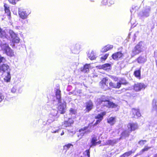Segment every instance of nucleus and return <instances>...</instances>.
I'll use <instances>...</instances> for the list:
<instances>
[{"label":"nucleus","mask_w":157,"mask_h":157,"mask_svg":"<svg viewBox=\"0 0 157 157\" xmlns=\"http://www.w3.org/2000/svg\"><path fill=\"white\" fill-rule=\"evenodd\" d=\"M108 78L105 77L102 78L99 83L100 87L105 91L110 90L111 88L119 89L121 87V85L126 86L129 84V82L125 78H121L120 80L116 84L112 81H110L109 82V86H108Z\"/></svg>","instance_id":"f257e3e1"},{"label":"nucleus","mask_w":157,"mask_h":157,"mask_svg":"<svg viewBox=\"0 0 157 157\" xmlns=\"http://www.w3.org/2000/svg\"><path fill=\"white\" fill-rule=\"evenodd\" d=\"M99 105L102 104L103 107H106L108 108H114L117 106V105L110 101L109 99H107L104 96H103L99 99L98 101Z\"/></svg>","instance_id":"f03ea898"},{"label":"nucleus","mask_w":157,"mask_h":157,"mask_svg":"<svg viewBox=\"0 0 157 157\" xmlns=\"http://www.w3.org/2000/svg\"><path fill=\"white\" fill-rule=\"evenodd\" d=\"M130 115L132 118L136 119L138 118L141 116L139 109L135 108L132 109Z\"/></svg>","instance_id":"7ed1b4c3"},{"label":"nucleus","mask_w":157,"mask_h":157,"mask_svg":"<svg viewBox=\"0 0 157 157\" xmlns=\"http://www.w3.org/2000/svg\"><path fill=\"white\" fill-rule=\"evenodd\" d=\"M4 46V48L2 49V50H3L5 53L9 56L12 57L14 55V52L13 50L9 47L8 45L6 44L3 45Z\"/></svg>","instance_id":"20e7f679"},{"label":"nucleus","mask_w":157,"mask_h":157,"mask_svg":"<svg viewBox=\"0 0 157 157\" xmlns=\"http://www.w3.org/2000/svg\"><path fill=\"white\" fill-rule=\"evenodd\" d=\"M146 87V86L144 83H137L135 84L133 86V89L136 92H138L144 90Z\"/></svg>","instance_id":"39448f33"},{"label":"nucleus","mask_w":157,"mask_h":157,"mask_svg":"<svg viewBox=\"0 0 157 157\" xmlns=\"http://www.w3.org/2000/svg\"><path fill=\"white\" fill-rule=\"evenodd\" d=\"M141 44V42H139L132 50V53L134 55H137L142 51L141 48L142 45Z\"/></svg>","instance_id":"423d86ee"},{"label":"nucleus","mask_w":157,"mask_h":157,"mask_svg":"<svg viewBox=\"0 0 157 157\" xmlns=\"http://www.w3.org/2000/svg\"><path fill=\"white\" fill-rule=\"evenodd\" d=\"M9 33L12 39V42L13 44L18 43L20 42L19 38L13 31H10Z\"/></svg>","instance_id":"0eeeda50"},{"label":"nucleus","mask_w":157,"mask_h":157,"mask_svg":"<svg viewBox=\"0 0 157 157\" xmlns=\"http://www.w3.org/2000/svg\"><path fill=\"white\" fill-rule=\"evenodd\" d=\"M31 11L30 10L26 9L19 12V16L21 18L25 19H26L28 16L31 13Z\"/></svg>","instance_id":"6e6552de"},{"label":"nucleus","mask_w":157,"mask_h":157,"mask_svg":"<svg viewBox=\"0 0 157 157\" xmlns=\"http://www.w3.org/2000/svg\"><path fill=\"white\" fill-rule=\"evenodd\" d=\"M124 56V54L121 51H119L113 53L111 57L113 59L117 61L122 59Z\"/></svg>","instance_id":"1a4fd4ad"},{"label":"nucleus","mask_w":157,"mask_h":157,"mask_svg":"<svg viewBox=\"0 0 157 157\" xmlns=\"http://www.w3.org/2000/svg\"><path fill=\"white\" fill-rule=\"evenodd\" d=\"M74 123V120L72 117L69 118L67 120L65 121L62 123V125L65 128L71 126Z\"/></svg>","instance_id":"9d476101"},{"label":"nucleus","mask_w":157,"mask_h":157,"mask_svg":"<svg viewBox=\"0 0 157 157\" xmlns=\"http://www.w3.org/2000/svg\"><path fill=\"white\" fill-rule=\"evenodd\" d=\"M127 127L131 132L137 129L138 128L137 123L133 122L128 123L127 125Z\"/></svg>","instance_id":"9b49d317"},{"label":"nucleus","mask_w":157,"mask_h":157,"mask_svg":"<svg viewBox=\"0 0 157 157\" xmlns=\"http://www.w3.org/2000/svg\"><path fill=\"white\" fill-rule=\"evenodd\" d=\"M85 110L86 112H89L93 108V104L91 100H89L86 103Z\"/></svg>","instance_id":"f8f14e48"},{"label":"nucleus","mask_w":157,"mask_h":157,"mask_svg":"<svg viewBox=\"0 0 157 157\" xmlns=\"http://www.w3.org/2000/svg\"><path fill=\"white\" fill-rule=\"evenodd\" d=\"M66 106V103L64 102V103L59 105L58 107V110L61 114H63L65 113V108Z\"/></svg>","instance_id":"ddd939ff"},{"label":"nucleus","mask_w":157,"mask_h":157,"mask_svg":"<svg viewBox=\"0 0 157 157\" xmlns=\"http://www.w3.org/2000/svg\"><path fill=\"white\" fill-rule=\"evenodd\" d=\"M4 10L5 13L6 14L7 16L9 17V19L11 18V12L10 10V7L6 3H5L4 5Z\"/></svg>","instance_id":"4468645a"},{"label":"nucleus","mask_w":157,"mask_h":157,"mask_svg":"<svg viewBox=\"0 0 157 157\" xmlns=\"http://www.w3.org/2000/svg\"><path fill=\"white\" fill-rule=\"evenodd\" d=\"M114 3V1L113 0H102L101 2V5L103 6L108 5L110 6Z\"/></svg>","instance_id":"2eb2a0df"},{"label":"nucleus","mask_w":157,"mask_h":157,"mask_svg":"<svg viewBox=\"0 0 157 157\" xmlns=\"http://www.w3.org/2000/svg\"><path fill=\"white\" fill-rule=\"evenodd\" d=\"M97 139L96 137H94L91 139L90 142L91 143V145L90 147H91L92 146H95L97 144H99L101 143V141L99 140L98 142H97Z\"/></svg>","instance_id":"dca6fc26"},{"label":"nucleus","mask_w":157,"mask_h":157,"mask_svg":"<svg viewBox=\"0 0 157 157\" xmlns=\"http://www.w3.org/2000/svg\"><path fill=\"white\" fill-rule=\"evenodd\" d=\"M106 112L104 111L101 112L100 113L98 114L97 116L95 117V118L97 119L98 120L101 121L103 118V117L106 114Z\"/></svg>","instance_id":"f3484780"},{"label":"nucleus","mask_w":157,"mask_h":157,"mask_svg":"<svg viewBox=\"0 0 157 157\" xmlns=\"http://www.w3.org/2000/svg\"><path fill=\"white\" fill-rule=\"evenodd\" d=\"M116 117H110L107 119V122L109 124L111 125H113L116 123Z\"/></svg>","instance_id":"a211bd4d"},{"label":"nucleus","mask_w":157,"mask_h":157,"mask_svg":"<svg viewBox=\"0 0 157 157\" xmlns=\"http://www.w3.org/2000/svg\"><path fill=\"white\" fill-rule=\"evenodd\" d=\"M90 64H86L83 66L81 71L84 73H88L89 71V68L90 67Z\"/></svg>","instance_id":"6ab92c4d"},{"label":"nucleus","mask_w":157,"mask_h":157,"mask_svg":"<svg viewBox=\"0 0 157 157\" xmlns=\"http://www.w3.org/2000/svg\"><path fill=\"white\" fill-rule=\"evenodd\" d=\"M131 132L128 130H125L121 133V137H128L130 135Z\"/></svg>","instance_id":"aec40b11"},{"label":"nucleus","mask_w":157,"mask_h":157,"mask_svg":"<svg viewBox=\"0 0 157 157\" xmlns=\"http://www.w3.org/2000/svg\"><path fill=\"white\" fill-rule=\"evenodd\" d=\"M134 75L137 78L140 79L141 78V68L139 70H135L133 73Z\"/></svg>","instance_id":"412c9836"},{"label":"nucleus","mask_w":157,"mask_h":157,"mask_svg":"<svg viewBox=\"0 0 157 157\" xmlns=\"http://www.w3.org/2000/svg\"><path fill=\"white\" fill-rule=\"evenodd\" d=\"M136 60L138 63H144L146 61L147 59L144 56H140L137 58Z\"/></svg>","instance_id":"4be33fe9"},{"label":"nucleus","mask_w":157,"mask_h":157,"mask_svg":"<svg viewBox=\"0 0 157 157\" xmlns=\"http://www.w3.org/2000/svg\"><path fill=\"white\" fill-rule=\"evenodd\" d=\"M8 35L5 31L3 30L0 27V37L2 38H7Z\"/></svg>","instance_id":"5701e85b"},{"label":"nucleus","mask_w":157,"mask_h":157,"mask_svg":"<svg viewBox=\"0 0 157 157\" xmlns=\"http://www.w3.org/2000/svg\"><path fill=\"white\" fill-rule=\"evenodd\" d=\"M113 48V46L112 45H107L104 46L102 49L101 52H105L110 50Z\"/></svg>","instance_id":"b1692460"},{"label":"nucleus","mask_w":157,"mask_h":157,"mask_svg":"<svg viewBox=\"0 0 157 157\" xmlns=\"http://www.w3.org/2000/svg\"><path fill=\"white\" fill-rule=\"evenodd\" d=\"M9 67V66L6 64H2L0 66V71L5 72L7 71Z\"/></svg>","instance_id":"393cba45"},{"label":"nucleus","mask_w":157,"mask_h":157,"mask_svg":"<svg viewBox=\"0 0 157 157\" xmlns=\"http://www.w3.org/2000/svg\"><path fill=\"white\" fill-rule=\"evenodd\" d=\"M110 67L111 65L109 63H105L101 66V68L105 70L110 69Z\"/></svg>","instance_id":"a878e982"},{"label":"nucleus","mask_w":157,"mask_h":157,"mask_svg":"<svg viewBox=\"0 0 157 157\" xmlns=\"http://www.w3.org/2000/svg\"><path fill=\"white\" fill-rule=\"evenodd\" d=\"M11 76L10 75V72L7 73V75L5 76L4 78V80L5 82H8L10 81V80Z\"/></svg>","instance_id":"bb28decb"},{"label":"nucleus","mask_w":157,"mask_h":157,"mask_svg":"<svg viewBox=\"0 0 157 157\" xmlns=\"http://www.w3.org/2000/svg\"><path fill=\"white\" fill-rule=\"evenodd\" d=\"M134 152H133L132 151H128L124 153V154H122L121 156V157H128L132 154Z\"/></svg>","instance_id":"cd10ccee"},{"label":"nucleus","mask_w":157,"mask_h":157,"mask_svg":"<svg viewBox=\"0 0 157 157\" xmlns=\"http://www.w3.org/2000/svg\"><path fill=\"white\" fill-rule=\"evenodd\" d=\"M89 58L91 60H94L96 59V55L93 52H91L89 56Z\"/></svg>","instance_id":"c85d7f7f"},{"label":"nucleus","mask_w":157,"mask_h":157,"mask_svg":"<svg viewBox=\"0 0 157 157\" xmlns=\"http://www.w3.org/2000/svg\"><path fill=\"white\" fill-rule=\"evenodd\" d=\"M151 148V147L146 146L144 147L140 151V152L143 153L145 151H148L149 149Z\"/></svg>","instance_id":"c756f323"},{"label":"nucleus","mask_w":157,"mask_h":157,"mask_svg":"<svg viewBox=\"0 0 157 157\" xmlns=\"http://www.w3.org/2000/svg\"><path fill=\"white\" fill-rule=\"evenodd\" d=\"M61 91L59 89H57L56 90L55 93V95L56 98L61 97Z\"/></svg>","instance_id":"7c9ffc66"},{"label":"nucleus","mask_w":157,"mask_h":157,"mask_svg":"<svg viewBox=\"0 0 157 157\" xmlns=\"http://www.w3.org/2000/svg\"><path fill=\"white\" fill-rule=\"evenodd\" d=\"M71 146L73 147V145L71 144H67L64 145L63 146L64 148L66 149H68Z\"/></svg>","instance_id":"2f4dec72"},{"label":"nucleus","mask_w":157,"mask_h":157,"mask_svg":"<svg viewBox=\"0 0 157 157\" xmlns=\"http://www.w3.org/2000/svg\"><path fill=\"white\" fill-rule=\"evenodd\" d=\"M147 142V141L146 140H140L138 141V143L140 145L143 146Z\"/></svg>","instance_id":"473e14b6"},{"label":"nucleus","mask_w":157,"mask_h":157,"mask_svg":"<svg viewBox=\"0 0 157 157\" xmlns=\"http://www.w3.org/2000/svg\"><path fill=\"white\" fill-rule=\"evenodd\" d=\"M109 56V54L106 53L103 56L101 57L100 58V59L101 61H105L107 58Z\"/></svg>","instance_id":"72a5a7b5"},{"label":"nucleus","mask_w":157,"mask_h":157,"mask_svg":"<svg viewBox=\"0 0 157 157\" xmlns=\"http://www.w3.org/2000/svg\"><path fill=\"white\" fill-rule=\"evenodd\" d=\"M9 2L13 5H15L17 2L20 1V0H8Z\"/></svg>","instance_id":"f704fd0d"},{"label":"nucleus","mask_w":157,"mask_h":157,"mask_svg":"<svg viewBox=\"0 0 157 157\" xmlns=\"http://www.w3.org/2000/svg\"><path fill=\"white\" fill-rule=\"evenodd\" d=\"M143 16L145 17H148L149 16V13L147 11H144L143 12Z\"/></svg>","instance_id":"c9c22d12"},{"label":"nucleus","mask_w":157,"mask_h":157,"mask_svg":"<svg viewBox=\"0 0 157 157\" xmlns=\"http://www.w3.org/2000/svg\"><path fill=\"white\" fill-rule=\"evenodd\" d=\"M70 113L72 114H75L76 112V110L74 109L73 108H71L69 110Z\"/></svg>","instance_id":"e433bc0d"},{"label":"nucleus","mask_w":157,"mask_h":157,"mask_svg":"<svg viewBox=\"0 0 157 157\" xmlns=\"http://www.w3.org/2000/svg\"><path fill=\"white\" fill-rule=\"evenodd\" d=\"M6 59H5V58L4 57L2 56H1L0 55V63H2L3 61H6Z\"/></svg>","instance_id":"4c0bfd02"},{"label":"nucleus","mask_w":157,"mask_h":157,"mask_svg":"<svg viewBox=\"0 0 157 157\" xmlns=\"http://www.w3.org/2000/svg\"><path fill=\"white\" fill-rule=\"evenodd\" d=\"M110 78L113 79L115 81H117L118 80V78L117 77L114 76H110Z\"/></svg>","instance_id":"58836bf2"},{"label":"nucleus","mask_w":157,"mask_h":157,"mask_svg":"<svg viewBox=\"0 0 157 157\" xmlns=\"http://www.w3.org/2000/svg\"><path fill=\"white\" fill-rule=\"evenodd\" d=\"M4 96L2 94L0 93V102H1L4 99Z\"/></svg>","instance_id":"ea45409f"},{"label":"nucleus","mask_w":157,"mask_h":157,"mask_svg":"<svg viewBox=\"0 0 157 157\" xmlns=\"http://www.w3.org/2000/svg\"><path fill=\"white\" fill-rule=\"evenodd\" d=\"M85 152L86 153V155L88 157H90V149L86 150L85 151Z\"/></svg>","instance_id":"a19ab883"},{"label":"nucleus","mask_w":157,"mask_h":157,"mask_svg":"<svg viewBox=\"0 0 157 157\" xmlns=\"http://www.w3.org/2000/svg\"><path fill=\"white\" fill-rule=\"evenodd\" d=\"M88 128V127H84V128H81L80 129H79L78 130V131L79 132H81L82 131H85V130H86V129H87Z\"/></svg>","instance_id":"79ce46f5"},{"label":"nucleus","mask_w":157,"mask_h":157,"mask_svg":"<svg viewBox=\"0 0 157 157\" xmlns=\"http://www.w3.org/2000/svg\"><path fill=\"white\" fill-rule=\"evenodd\" d=\"M108 143L109 145H112L113 144V142L111 140H108Z\"/></svg>","instance_id":"37998d69"},{"label":"nucleus","mask_w":157,"mask_h":157,"mask_svg":"<svg viewBox=\"0 0 157 157\" xmlns=\"http://www.w3.org/2000/svg\"><path fill=\"white\" fill-rule=\"evenodd\" d=\"M101 121L99 120H97L94 123V125H96L99 123H100Z\"/></svg>","instance_id":"c03bdc74"},{"label":"nucleus","mask_w":157,"mask_h":157,"mask_svg":"<svg viewBox=\"0 0 157 157\" xmlns=\"http://www.w3.org/2000/svg\"><path fill=\"white\" fill-rule=\"evenodd\" d=\"M57 99L58 100V102L59 103H61V97L57 98Z\"/></svg>","instance_id":"a18cd8bd"},{"label":"nucleus","mask_w":157,"mask_h":157,"mask_svg":"<svg viewBox=\"0 0 157 157\" xmlns=\"http://www.w3.org/2000/svg\"><path fill=\"white\" fill-rule=\"evenodd\" d=\"M11 91L12 93H14L16 91V89L13 87L12 88Z\"/></svg>","instance_id":"49530a36"},{"label":"nucleus","mask_w":157,"mask_h":157,"mask_svg":"<svg viewBox=\"0 0 157 157\" xmlns=\"http://www.w3.org/2000/svg\"><path fill=\"white\" fill-rule=\"evenodd\" d=\"M58 131H59V130H57L56 131H54L53 132H52V133H55L57 132H58Z\"/></svg>","instance_id":"de8ad7c7"},{"label":"nucleus","mask_w":157,"mask_h":157,"mask_svg":"<svg viewBox=\"0 0 157 157\" xmlns=\"http://www.w3.org/2000/svg\"><path fill=\"white\" fill-rule=\"evenodd\" d=\"M64 131H62V132H61V136L63 135H64Z\"/></svg>","instance_id":"09e8293b"},{"label":"nucleus","mask_w":157,"mask_h":157,"mask_svg":"<svg viewBox=\"0 0 157 157\" xmlns=\"http://www.w3.org/2000/svg\"><path fill=\"white\" fill-rule=\"evenodd\" d=\"M124 89H125L124 88H123L121 89V90H119L118 91L120 92L119 93H121V91L122 90H124Z\"/></svg>","instance_id":"8fccbe9b"},{"label":"nucleus","mask_w":157,"mask_h":157,"mask_svg":"<svg viewBox=\"0 0 157 157\" xmlns=\"http://www.w3.org/2000/svg\"><path fill=\"white\" fill-rule=\"evenodd\" d=\"M138 94H136V95H134V96H133V97H137V95H138Z\"/></svg>","instance_id":"3c124183"},{"label":"nucleus","mask_w":157,"mask_h":157,"mask_svg":"<svg viewBox=\"0 0 157 157\" xmlns=\"http://www.w3.org/2000/svg\"><path fill=\"white\" fill-rule=\"evenodd\" d=\"M0 46L2 47V44L1 43V41L0 40Z\"/></svg>","instance_id":"603ef678"},{"label":"nucleus","mask_w":157,"mask_h":157,"mask_svg":"<svg viewBox=\"0 0 157 157\" xmlns=\"http://www.w3.org/2000/svg\"><path fill=\"white\" fill-rule=\"evenodd\" d=\"M153 157H157V155H156L155 156Z\"/></svg>","instance_id":"864d4df0"}]
</instances>
